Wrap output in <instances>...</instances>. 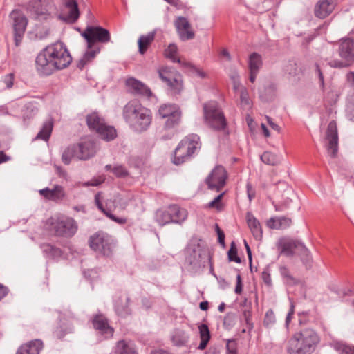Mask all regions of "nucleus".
Listing matches in <instances>:
<instances>
[{
  "label": "nucleus",
  "mask_w": 354,
  "mask_h": 354,
  "mask_svg": "<svg viewBox=\"0 0 354 354\" xmlns=\"http://www.w3.org/2000/svg\"><path fill=\"white\" fill-rule=\"evenodd\" d=\"M200 138L196 134H190L180 141L175 149L173 162L180 165L189 158L201 148Z\"/></svg>",
  "instance_id": "39448f33"
},
{
  "label": "nucleus",
  "mask_w": 354,
  "mask_h": 354,
  "mask_svg": "<svg viewBox=\"0 0 354 354\" xmlns=\"http://www.w3.org/2000/svg\"><path fill=\"white\" fill-rule=\"evenodd\" d=\"M339 55L342 59H333L328 64L333 68H346L354 62V38L350 35L339 41Z\"/></svg>",
  "instance_id": "423d86ee"
},
{
  "label": "nucleus",
  "mask_w": 354,
  "mask_h": 354,
  "mask_svg": "<svg viewBox=\"0 0 354 354\" xmlns=\"http://www.w3.org/2000/svg\"><path fill=\"white\" fill-rule=\"evenodd\" d=\"M261 277L266 285L270 286L272 284L271 277L268 270L263 271Z\"/></svg>",
  "instance_id": "052dcab7"
},
{
  "label": "nucleus",
  "mask_w": 354,
  "mask_h": 354,
  "mask_svg": "<svg viewBox=\"0 0 354 354\" xmlns=\"http://www.w3.org/2000/svg\"><path fill=\"white\" fill-rule=\"evenodd\" d=\"M319 342L317 333L311 328H305L295 333L288 340V354H312Z\"/></svg>",
  "instance_id": "7ed1b4c3"
},
{
  "label": "nucleus",
  "mask_w": 354,
  "mask_h": 354,
  "mask_svg": "<svg viewBox=\"0 0 354 354\" xmlns=\"http://www.w3.org/2000/svg\"><path fill=\"white\" fill-rule=\"evenodd\" d=\"M167 120L165 122V127L167 129L174 128L178 125L180 122L181 113H176V115L167 117Z\"/></svg>",
  "instance_id": "09e8293b"
},
{
  "label": "nucleus",
  "mask_w": 354,
  "mask_h": 354,
  "mask_svg": "<svg viewBox=\"0 0 354 354\" xmlns=\"http://www.w3.org/2000/svg\"><path fill=\"white\" fill-rule=\"evenodd\" d=\"M160 78L165 82L174 93H179L183 88L181 75L170 68L165 67L158 71Z\"/></svg>",
  "instance_id": "f8f14e48"
},
{
  "label": "nucleus",
  "mask_w": 354,
  "mask_h": 354,
  "mask_svg": "<svg viewBox=\"0 0 354 354\" xmlns=\"http://www.w3.org/2000/svg\"><path fill=\"white\" fill-rule=\"evenodd\" d=\"M224 195V193H221L218 195L213 201L209 203L208 207L211 208H216L218 209H220L221 206V199Z\"/></svg>",
  "instance_id": "5fc2aeb1"
},
{
  "label": "nucleus",
  "mask_w": 354,
  "mask_h": 354,
  "mask_svg": "<svg viewBox=\"0 0 354 354\" xmlns=\"http://www.w3.org/2000/svg\"><path fill=\"white\" fill-rule=\"evenodd\" d=\"M279 272L286 283L289 285H295L299 283V280L290 274L289 270L286 266H281Z\"/></svg>",
  "instance_id": "49530a36"
},
{
  "label": "nucleus",
  "mask_w": 354,
  "mask_h": 354,
  "mask_svg": "<svg viewBox=\"0 0 354 354\" xmlns=\"http://www.w3.org/2000/svg\"><path fill=\"white\" fill-rule=\"evenodd\" d=\"M227 257L230 261H234L237 263L241 262V258L237 255V248L234 242H232L230 245V248L227 252Z\"/></svg>",
  "instance_id": "8fccbe9b"
},
{
  "label": "nucleus",
  "mask_w": 354,
  "mask_h": 354,
  "mask_svg": "<svg viewBox=\"0 0 354 354\" xmlns=\"http://www.w3.org/2000/svg\"><path fill=\"white\" fill-rule=\"evenodd\" d=\"M335 0H319L315 7V15L317 17L324 19L334 10Z\"/></svg>",
  "instance_id": "6ab92c4d"
},
{
  "label": "nucleus",
  "mask_w": 354,
  "mask_h": 354,
  "mask_svg": "<svg viewBox=\"0 0 354 354\" xmlns=\"http://www.w3.org/2000/svg\"><path fill=\"white\" fill-rule=\"evenodd\" d=\"M104 181V178L99 177L97 178H93L90 181L85 182L82 184L84 187L88 186H98Z\"/></svg>",
  "instance_id": "6e6d98bb"
},
{
  "label": "nucleus",
  "mask_w": 354,
  "mask_h": 354,
  "mask_svg": "<svg viewBox=\"0 0 354 354\" xmlns=\"http://www.w3.org/2000/svg\"><path fill=\"white\" fill-rule=\"evenodd\" d=\"M126 84L134 93L149 98L152 96V92L145 84L135 78H129Z\"/></svg>",
  "instance_id": "412c9836"
},
{
  "label": "nucleus",
  "mask_w": 354,
  "mask_h": 354,
  "mask_svg": "<svg viewBox=\"0 0 354 354\" xmlns=\"http://www.w3.org/2000/svg\"><path fill=\"white\" fill-rule=\"evenodd\" d=\"M87 49V51L84 54L83 57L80 59L77 64V67L80 69L83 68L84 66L92 60L100 51V48L95 46L92 48Z\"/></svg>",
  "instance_id": "473e14b6"
},
{
  "label": "nucleus",
  "mask_w": 354,
  "mask_h": 354,
  "mask_svg": "<svg viewBox=\"0 0 354 354\" xmlns=\"http://www.w3.org/2000/svg\"><path fill=\"white\" fill-rule=\"evenodd\" d=\"M227 172L222 166H216L206 178L208 188L220 191L225 185L227 179Z\"/></svg>",
  "instance_id": "ddd939ff"
},
{
  "label": "nucleus",
  "mask_w": 354,
  "mask_h": 354,
  "mask_svg": "<svg viewBox=\"0 0 354 354\" xmlns=\"http://www.w3.org/2000/svg\"><path fill=\"white\" fill-rule=\"evenodd\" d=\"M239 105L243 109H250L252 106V101L245 87H241L240 90Z\"/></svg>",
  "instance_id": "79ce46f5"
},
{
  "label": "nucleus",
  "mask_w": 354,
  "mask_h": 354,
  "mask_svg": "<svg viewBox=\"0 0 354 354\" xmlns=\"http://www.w3.org/2000/svg\"><path fill=\"white\" fill-rule=\"evenodd\" d=\"M261 56L257 53H252L248 59V66L250 71H259L262 66Z\"/></svg>",
  "instance_id": "58836bf2"
},
{
  "label": "nucleus",
  "mask_w": 354,
  "mask_h": 354,
  "mask_svg": "<svg viewBox=\"0 0 354 354\" xmlns=\"http://www.w3.org/2000/svg\"><path fill=\"white\" fill-rule=\"evenodd\" d=\"M248 225L257 240H259L262 237V230L260 223L255 218V217L250 213H248L247 216Z\"/></svg>",
  "instance_id": "c85d7f7f"
},
{
  "label": "nucleus",
  "mask_w": 354,
  "mask_h": 354,
  "mask_svg": "<svg viewBox=\"0 0 354 354\" xmlns=\"http://www.w3.org/2000/svg\"><path fill=\"white\" fill-rule=\"evenodd\" d=\"M65 9L68 13L67 20L70 22H75L79 17V10L75 0H66Z\"/></svg>",
  "instance_id": "c756f323"
},
{
  "label": "nucleus",
  "mask_w": 354,
  "mask_h": 354,
  "mask_svg": "<svg viewBox=\"0 0 354 354\" xmlns=\"http://www.w3.org/2000/svg\"><path fill=\"white\" fill-rule=\"evenodd\" d=\"M291 201L289 200V201H285L283 204L281 205H274V207H275V210L276 211H283L285 210L286 209H287L288 207V203L289 202H290Z\"/></svg>",
  "instance_id": "69168bd1"
},
{
  "label": "nucleus",
  "mask_w": 354,
  "mask_h": 354,
  "mask_svg": "<svg viewBox=\"0 0 354 354\" xmlns=\"http://www.w3.org/2000/svg\"><path fill=\"white\" fill-rule=\"evenodd\" d=\"M77 159L78 160H87L95 154L94 145L91 142H84L77 145Z\"/></svg>",
  "instance_id": "393cba45"
},
{
  "label": "nucleus",
  "mask_w": 354,
  "mask_h": 354,
  "mask_svg": "<svg viewBox=\"0 0 354 354\" xmlns=\"http://www.w3.org/2000/svg\"><path fill=\"white\" fill-rule=\"evenodd\" d=\"M169 212L172 223L180 224L187 219V210L177 205H170Z\"/></svg>",
  "instance_id": "a878e982"
},
{
  "label": "nucleus",
  "mask_w": 354,
  "mask_h": 354,
  "mask_svg": "<svg viewBox=\"0 0 354 354\" xmlns=\"http://www.w3.org/2000/svg\"><path fill=\"white\" fill-rule=\"evenodd\" d=\"M158 112L160 115L163 118L176 115V113H181L179 108L175 104L161 105L159 108Z\"/></svg>",
  "instance_id": "4c0bfd02"
},
{
  "label": "nucleus",
  "mask_w": 354,
  "mask_h": 354,
  "mask_svg": "<svg viewBox=\"0 0 354 354\" xmlns=\"http://www.w3.org/2000/svg\"><path fill=\"white\" fill-rule=\"evenodd\" d=\"M10 17L12 21L15 43L17 46L20 44L25 33L28 19L24 13L18 10L12 11L10 14Z\"/></svg>",
  "instance_id": "9b49d317"
},
{
  "label": "nucleus",
  "mask_w": 354,
  "mask_h": 354,
  "mask_svg": "<svg viewBox=\"0 0 354 354\" xmlns=\"http://www.w3.org/2000/svg\"><path fill=\"white\" fill-rule=\"evenodd\" d=\"M82 36L86 41L87 48H92L96 42L107 43L111 39L108 30L101 26H88L82 33Z\"/></svg>",
  "instance_id": "9d476101"
},
{
  "label": "nucleus",
  "mask_w": 354,
  "mask_h": 354,
  "mask_svg": "<svg viewBox=\"0 0 354 354\" xmlns=\"http://www.w3.org/2000/svg\"><path fill=\"white\" fill-rule=\"evenodd\" d=\"M56 173L58 174L59 177H62L66 178L67 176V173L64 171L61 167L55 165Z\"/></svg>",
  "instance_id": "338daca9"
},
{
  "label": "nucleus",
  "mask_w": 354,
  "mask_h": 354,
  "mask_svg": "<svg viewBox=\"0 0 354 354\" xmlns=\"http://www.w3.org/2000/svg\"><path fill=\"white\" fill-rule=\"evenodd\" d=\"M74 332V327L71 324L62 322L61 325L56 328L54 332L55 335L59 338H64L67 334L73 333Z\"/></svg>",
  "instance_id": "ea45409f"
},
{
  "label": "nucleus",
  "mask_w": 354,
  "mask_h": 354,
  "mask_svg": "<svg viewBox=\"0 0 354 354\" xmlns=\"http://www.w3.org/2000/svg\"><path fill=\"white\" fill-rule=\"evenodd\" d=\"M234 292L236 294H241L242 292V283H241V277L240 274L236 276V285L235 287Z\"/></svg>",
  "instance_id": "680f3d73"
},
{
  "label": "nucleus",
  "mask_w": 354,
  "mask_h": 354,
  "mask_svg": "<svg viewBox=\"0 0 354 354\" xmlns=\"http://www.w3.org/2000/svg\"><path fill=\"white\" fill-rule=\"evenodd\" d=\"M86 123L90 129L95 130L105 140H111L116 137V131L113 127L106 125L104 119L97 113L87 115Z\"/></svg>",
  "instance_id": "1a4fd4ad"
},
{
  "label": "nucleus",
  "mask_w": 354,
  "mask_h": 354,
  "mask_svg": "<svg viewBox=\"0 0 354 354\" xmlns=\"http://www.w3.org/2000/svg\"><path fill=\"white\" fill-rule=\"evenodd\" d=\"M87 49V51L84 54L83 57L80 59L77 64V67L80 69L83 68L84 66L92 60L100 51V48L95 46L92 48Z\"/></svg>",
  "instance_id": "2f4dec72"
},
{
  "label": "nucleus",
  "mask_w": 354,
  "mask_h": 354,
  "mask_svg": "<svg viewBox=\"0 0 354 354\" xmlns=\"http://www.w3.org/2000/svg\"><path fill=\"white\" fill-rule=\"evenodd\" d=\"M266 120H267L268 123L269 124L270 127L272 129L275 130V131H277V132H280V130H281L280 127H279L278 124H275V123L272 121V118H270V117H268V116H266Z\"/></svg>",
  "instance_id": "e2e57ef3"
},
{
  "label": "nucleus",
  "mask_w": 354,
  "mask_h": 354,
  "mask_svg": "<svg viewBox=\"0 0 354 354\" xmlns=\"http://www.w3.org/2000/svg\"><path fill=\"white\" fill-rule=\"evenodd\" d=\"M230 77L232 82L240 80L239 75L236 69H232L230 73Z\"/></svg>",
  "instance_id": "774afa93"
},
{
  "label": "nucleus",
  "mask_w": 354,
  "mask_h": 354,
  "mask_svg": "<svg viewBox=\"0 0 354 354\" xmlns=\"http://www.w3.org/2000/svg\"><path fill=\"white\" fill-rule=\"evenodd\" d=\"M156 31L153 30L152 32H149L147 35H141L138 41V51L141 55H143L146 53L148 49V47L151 44L153 41L155 39Z\"/></svg>",
  "instance_id": "cd10ccee"
},
{
  "label": "nucleus",
  "mask_w": 354,
  "mask_h": 354,
  "mask_svg": "<svg viewBox=\"0 0 354 354\" xmlns=\"http://www.w3.org/2000/svg\"><path fill=\"white\" fill-rule=\"evenodd\" d=\"M201 259V253L199 247L194 248L192 250V254L186 257L187 261L192 266H199Z\"/></svg>",
  "instance_id": "c03bdc74"
},
{
  "label": "nucleus",
  "mask_w": 354,
  "mask_h": 354,
  "mask_svg": "<svg viewBox=\"0 0 354 354\" xmlns=\"http://www.w3.org/2000/svg\"><path fill=\"white\" fill-rule=\"evenodd\" d=\"M216 231L218 234V241L220 244L225 245V234L218 225H216Z\"/></svg>",
  "instance_id": "bf43d9fd"
},
{
  "label": "nucleus",
  "mask_w": 354,
  "mask_h": 354,
  "mask_svg": "<svg viewBox=\"0 0 354 354\" xmlns=\"http://www.w3.org/2000/svg\"><path fill=\"white\" fill-rule=\"evenodd\" d=\"M41 196L47 200L54 202H59L65 197V192L63 187L56 185L53 189L48 187L40 189L39 191Z\"/></svg>",
  "instance_id": "aec40b11"
},
{
  "label": "nucleus",
  "mask_w": 354,
  "mask_h": 354,
  "mask_svg": "<svg viewBox=\"0 0 354 354\" xmlns=\"http://www.w3.org/2000/svg\"><path fill=\"white\" fill-rule=\"evenodd\" d=\"M53 6L46 1L33 0L29 3V10L37 19H47L50 16Z\"/></svg>",
  "instance_id": "4468645a"
},
{
  "label": "nucleus",
  "mask_w": 354,
  "mask_h": 354,
  "mask_svg": "<svg viewBox=\"0 0 354 354\" xmlns=\"http://www.w3.org/2000/svg\"><path fill=\"white\" fill-rule=\"evenodd\" d=\"M41 248L43 252L50 257L55 258L62 255L61 250L50 243H43Z\"/></svg>",
  "instance_id": "a18cd8bd"
},
{
  "label": "nucleus",
  "mask_w": 354,
  "mask_h": 354,
  "mask_svg": "<svg viewBox=\"0 0 354 354\" xmlns=\"http://www.w3.org/2000/svg\"><path fill=\"white\" fill-rule=\"evenodd\" d=\"M278 248L280 253L286 256L291 257L294 254V250L296 248H299L301 251L308 253L309 251L304 243L297 240H293L288 238H283L279 241Z\"/></svg>",
  "instance_id": "2eb2a0df"
},
{
  "label": "nucleus",
  "mask_w": 354,
  "mask_h": 354,
  "mask_svg": "<svg viewBox=\"0 0 354 354\" xmlns=\"http://www.w3.org/2000/svg\"><path fill=\"white\" fill-rule=\"evenodd\" d=\"M326 140H328V152L331 157L335 158L338 151V134L335 121H331L328 124L326 131Z\"/></svg>",
  "instance_id": "f3484780"
},
{
  "label": "nucleus",
  "mask_w": 354,
  "mask_h": 354,
  "mask_svg": "<svg viewBox=\"0 0 354 354\" xmlns=\"http://www.w3.org/2000/svg\"><path fill=\"white\" fill-rule=\"evenodd\" d=\"M177 51H178L177 46L174 44H171L169 45L167 48L165 49V55L167 58H169L174 62H178V63L180 64L181 63L180 59L179 58L176 57Z\"/></svg>",
  "instance_id": "de8ad7c7"
},
{
  "label": "nucleus",
  "mask_w": 354,
  "mask_h": 354,
  "mask_svg": "<svg viewBox=\"0 0 354 354\" xmlns=\"http://www.w3.org/2000/svg\"><path fill=\"white\" fill-rule=\"evenodd\" d=\"M174 26L180 40L187 41L194 39L195 34L187 18L184 17H176L174 21Z\"/></svg>",
  "instance_id": "dca6fc26"
},
{
  "label": "nucleus",
  "mask_w": 354,
  "mask_h": 354,
  "mask_svg": "<svg viewBox=\"0 0 354 354\" xmlns=\"http://www.w3.org/2000/svg\"><path fill=\"white\" fill-rule=\"evenodd\" d=\"M263 162L270 165H277L281 162V158L270 151H265L261 156Z\"/></svg>",
  "instance_id": "37998d69"
},
{
  "label": "nucleus",
  "mask_w": 354,
  "mask_h": 354,
  "mask_svg": "<svg viewBox=\"0 0 354 354\" xmlns=\"http://www.w3.org/2000/svg\"><path fill=\"white\" fill-rule=\"evenodd\" d=\"M72 57L64 43L57 41L47 46L37 56L36 69L42 76L51 75L56 70L68 67Z\"/></svg>",
  "instance_id": "f257e3e1"
},
{
  "label": "nucleus",
  "mask_w": 354,
  "mask_h": 354,
  "mask_svg": "<svg viewBox=\"0 0 354 354\" xmlns=\"http://www.w3.org/2000/svg\"><path fill=\"white\" fill-rule=\"evenodd\" d=\"M112 171L118 178L125 177L128 175L127 169L121 165L115 166L112 169Z\"/></svg>",
  "instance_id": "864d4df0"
},
{
  "label": "nucleus",
  "mask_w": 354,
  "mask_h": 354,
  "mask_svg": "<svg viewBox=\"0 0 354 354\" xmlns=\"http://www.w3.org/2000/svg\"><path fill=\"white\" fill-rule=\"evenodd\" d=\"M77 149L76 145H72L66 147L62 153V160L65 165L71 163L74 158L77 159Z\"/></svg>",
  "instance_id": "72a5a7b5"
},
{
  "label": "nucleus",
  "mask_w": 354,
  "mask_h": 354,
  "mask_svg": "<svg viewBox=\"0 0 354 354\" xmlns=\"http://www.w3.org/2000/svg\"><path fill=\"white\" fill-rule=\"evenodd\" d=\"M247 189V194L250 201H251L253 198H254L256 195L255 189L252 187V185L250 183H248L246 185Z\"/></svg>",
  "instance_id": "13d9d810"
},
{
  "label": "nucleus",
  "mask_w": 354,
  "mask_h": 354,
  "mask_svg": "<svg viewBox=\"0 0 354 354\" xmlns=\"http://www.w3.org/2000/svg\"><path fill=\"white\" fill-rule=\"evenodd\" d=\"M201 342L198 346L199 350H203L206 348L208 342L210 339V333L208 326L206 324H201L198 326Z\"/></svg>",
  "instance_id": "c9c22d12"
},
{
  "label": "nucleus",
  "mask_w": 354,
  "mask_h": 354,
  "mask_svg": "<svg viewBox=\"0 0 354 354\" xmlns=\"http://www.w3.org/2000/svg\"><path fill=\"white\" fill-rule=\"evenodd\" d=\"M43 348V342L40 339H35L21 345L16 354H39Z\"/></svg>",
  "instance_id": "5701e85b"
},
{
  "label": "nucleus",
  "mask_w": 354,
  "mask_h": 354,
  "mask_svg": "<svg viewBox=\"0 0 354 354\" xmlns=\"http://www.w3.org/2000/svg\"><path fill=\"white\" fill-rule=\"evenodd\" d=\"M292 223V220L286 216L271 218L268 221L270 228L281 230L288 227Z\"/></svg>",
  "instance_id": "7c9ffc66"
},
{
  "label": "nucleus",
  "mask_w": 354,
  "mask_h": 354,
  "mask_svg": "<svg viewBox=\"0 0 354 354\" xmlns=\"http://www.w3.org/2000/svg\"><path fill=\"white\" fill-rule=\"evenodd\" d=\"M94 328L106 338L113 336V328L108 323L107 319L102 315H97L93 319Z\"/></svg>",
  "instance_id": "a211bd4d"
},
{
  "label": "nucleus",
  "mask_w": 354,
  "mask_h": 354,
  "mask_svg": "<svg viewBox=\"0 0 354 354\" xmlns=\"http://www.w3.org/2000/svg\"><path fill=\"white\" fill-rule=\"evenodd\" d=\"M155 219H156V221L160 225H162V226L167 225L168 223H172L171 214L169 212V206L168 207L167 209L157 210L156 212V215H155Z\"/></svg>",
  "instance_id": "e433bc0d"
},
{
  "label": "nucleus",
  "mask_w": 354,
  "mask_h": 354,
  "mask_svg": "<svg viewBox=\"0 0 354 354\" xmlns=\"http://www.w3.org/2000/svg\"><path fill=\"white\" fill-rule=\"evenodd\" d=\"M274 322H275L274 313L272 310L269 309L266 312V315H265V318H264V321H263L264 325L266 327H269V326H272Z\"/></svg>",
  "instance_id": "603ef678"
},
{
  "label": "nucleus",
  "mask_w": 354,
  "mask_h": 354,
  "mask_svg": "<svg viewBox=\"0 0 354 354\" xmlns=\"http://www.w3.org/2000/svg\"><path fill=\"white\" fill-rule=\"evenodd\" d=\"M53 127V122L52 119H48L43 124L42 128L37 133L35 139H41L45 141L48 140Z\"/></svg>",
  "instance_id": "f704fd0d"
},
{
  "label": "nucleus",
  "mask_w": 354,
  "mask_h": 354,
  "mask_svg": "<svg viewBox=\"0 0 354 354\" xmlns=\"http://www.w3.org/2000/svg\"><path fill=\"white\" fill-rule=\"evenodd\" d=\"M95 202L97 206V207L102 211L109 218H110L111 220L117 222L118 223H120V224H124L126 223L127 220L125 218H117L115 217L113 214H112L110 212H106L101 201H100V193H97L95 196Z\"/></svg>",
  "instance_id": "a19ab883"
},
{
  "label": "nucleus",
  "mask_w": 354,
  "mask_h": 354,
  "mask_svg": "<svg viewBox=\"0 0 354 354\" xmlns=\"http://www.w3.org/2000/svg\"><path fill=\"white\" fill-rule=\"evenodd\" d=\"M284 71L292 77H295L299 74V69L297 64L290 62L284 68Z\"/></svg>",
  "instance_id": "3c124183"
},
{
  "label": "nucleus",
  "mask_w": 354,
  "mask_h": 354,
  "mask_svg": "<svg viewBox=\"0 0 354 354\" xmlns=\"http://www.w3.org/2000/svg\"><path fill=\"white\" fill-rule=\"evenodd\" d=\"M122 115L130 128L137 132L146 131L152 120L151 111L137 100L129 102L123 108Z\"/></svg>",
  "instance_id": "f03ea898"
},
{
  "label": "nucleus",
  "mask_w": 354,
  "mask_h": 354,
  "mask_svg": "<svg viewBox=\"0 0 354 354\" xmlns=\"http://www.w3.org/2000/svg\"><path fill=\"white\" fill-rule=\"evenodd\" d=\"M88 245L97 254L110 257L112 255L115 247V241L114 239L107 233L97 232L90 236Z\"/></svg>",
  "instance_id": "6e6552de"
},
{
  "label": "nucleus",
  "mask_w": 354,
  "mask_h": 354,
  "mask_svg": "<svg viewBox=\"0 0 354 354\" xmlns=\"http://www.w3.org/2000/svg\"><path fill=\"white\" fill-rule=\"evenodd\" d=\"M189 338L190 337L187 332L179 328L174 330L170 336L173 345L177 347L187 346Z\"/></svg>",
  "instance_id": "4be33fe9"
},
{
  "label": "nucleus",
  "mask_w": 354,
  "mask_h": 354,
  "mask_svg": "<svg viewBox=\"0 0 354 354\" xmlns=\"http://www.w3.org/2000/svg\"><path fill=\"white\" fill-rule=\"evenodd\" d=\"M129 300L127 295H122L115 299V310L119 316L125 317L131 314V310L129 306Z\"/></svg>",
  "instance_id": "b1692460"
},
{
  "label": "nucleus",
  "mask_w": 354,
  "mask_h": 354,
  "mask_svg": "<svg viewBox=\"0 0 354 354\" xmlns=\"http://www.w3.org/2000/svg\"><path fill=\"white\" fill-rule=\"evenodd\" d=\"M14 75L12 73H9L4 76L3 79V82L6 86V88H12L13 85Z\"/></svg>",
  "instance_id": "4d7b16f0"
},
{
  "label": "nucleus",
  "mask_w": 354,
  "mask_h": 354,
  "mask_svg": "<svg viewBox=\"0 0 354 354\" xmlns=\"http://www.w3.org/2000/svg\"><path fill=\"white\" fill-rule=\"evenodd\" d=\"M204 119L206 124L216 131H222L227 127V121L224 114L215 101L204 104Z\"/></svg>",
  "instance_id": "0eeeda50"
},
{
  "label": "nucleus",
  "mask_w": 354,
  "mask_h": 354,
  "mask_svg": "<svg viewBox=\"0 0 354 354\" xmlns=\"http://www.w3.org/2000/svg\"><path fill=\"white\" fill-rule=\"evenodd\" d=\"M346 82L351 86H354V72H349L346 75Z\"/></svg>",
  "instance_id": "0e129e2a"
},
{
  "label": "nucleus",
  "mask_w": 354,
  "mask_h": 354,
  "mask_svg": "<svg viewBox=\"0 0 354 354\" xmlns=\"http://www.w3.org/2000/svg\"><path fill=\"white\" fill-rule=\"evenodd\" d=\"M45 227L55 236L71 237L77 230L76 222L65 216H53L48 218Z\"/></svg>",
  "instance_id": "20e7f679"
},
{
  "label": "nucleus",
  "mask_w": 354,
  "mask_h": 354,
  "mask_svg": "<svg viewBox=\"0 0 354 354\" xmlns=\"http://www.w3.org/2000/svg\"><path fill=\"white\" fill-rule=\"evenodd\" d=\"M115 354H138L134 344L127 340H120L115 348Z\"/></svg>",
  "instance_id": "bb28decb"
}]
</instances>
